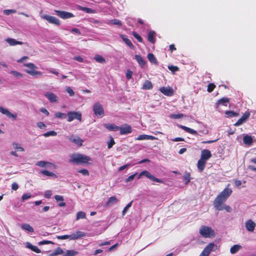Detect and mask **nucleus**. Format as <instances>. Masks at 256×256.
Listing matches in <instances>:
<instances>
[{
    "label": "nucleus",
    "mask_w": 256,
    "mask_h": 256,
    "mask_svg": "<svg viewBox=\"0 0 256 256\" xmlns=\"http://www.w3.org/2000/svg\"><path fill=\"white\" fill-rule=\"evenodd\" d=\"M92 158L89 156L80 154H71L70 162L76 164H88Z\"/></svg>",
    "instance_id": "obj_1"
},
{
    "label": "nucleus",
    "mask_w": 256,
    "mask_h": 256,
    "mask_svg": "<svg viewBox=\"0 0 256 256\" xmlns=\"http://www.w3.org/2000/svg\"><path fill=\"white\" fill-rule=\"evenodd\" d=\"M213 205L216 210H225L226 212H231L232 211V208L229 206L226 205L220 194L213 200Z\"/></svg>",
    "instance_id": "obj_2"
},
{
    "label": "nucleus",
    "mask_w": 256,
    "mask_h": 256,
    "mask_svg": "<svg viewBox=\"0 0 256 256\" xmlns=\"http://www.w3.org/2000/svg\"><path fill=\"white\" fill-rule=\"evenodd\" d=\"M200 233L204 238H214L216 233L210 226H202L200 229Z\"/></svg>",
    "instance_id": "obj_3"
},
{
    "label": "nucleus",
    "mask_w": 256,
    "mask_h": 256,
    "mask_svg": "<svg viewBox=\"0 0 256 256\" xmlns=\"http://www.w3.org/2000/svg\"><path fill=\"white\" fill-rule=\"evenodd\" d=\"M86 236V234L84 232L77 231L75 233L70 234V235L57 236L56 238L58 240H66V238H69L70 240H74Z\"/></svg>",
    "instance_id": "obj_4"
},
{
    "label": "nucleus",
    "mask_w": 256,
    "mask_h": 256,
    "mask_svg": "<svg viewBox=\"0 0 256 256\" xmlns=\"http://www.w3.org/2000/svg\"><path fill=\"white\" fill-rule=\"evenodd\" d=\"M68 121L71 122L76 119L80 122L82 121V114L79 111H70L67 113Z\"/></svg>",
    "instance_id": "obj_5"
},
{
    "label": "nucleus",
    "mask_w": 256,
    "mask_h": 256,
    "mask_svg": "<svg viewBox=\"0 0 256 256\" xmlns=\"http://www.w3.org/2000/svg\"><path fill=\"white\" fill-rule=\"evenodd\" d=\"M142 176H145L150 178V180L154 181V182L160 183L164 182L162 180H160V178H156V176H152L150 172H148V170H142V172H140L138 175V178H141V177Z\"/></svg>",
    "instance_id": "obj_6"
},
{
    "label": "nucleus",
    "mask_w": 256,
    "mask_h": 256,
    "mask_svg": "<svg viewBox=\"0 0 256 256\" xmlns=\"http://www.w3.org/2000/svg\"><path fill=\"white\" fill-rule=\"evenodd\" d=\"M93 110L94 114L96 116H102L104 114L102 106L100 102H96L94 104L93 106Z\"/></svg>",
    "instance_id": "obj_7"
},
{
    "label": "nucleus",
    "mask_w": 256,
    "mask_h": 256,
    "mask_svg": "<svg viewBox=\"0 0 256 256\" xmlns=\"http://www.w3.org/2000/svg\"><path fill=\"white\" fill-rule=\"evenodd\" d=\"M54 12L56 15L62 19H68V18L74 17V14L71 12H68L56 10Z\"/></svg>",
    "instance_id": "obj_8"
},
{
    "label": "nucleus",
    "mask_w": 256,
    "mask_h": 256,
    "mask_svg": "<svg viewBox=\"0 0 256 256\" xmlns=\"http://www.w3.org/2000/svg\"><path fill=\"white\" fill-rule=\"evenodd\" d=\"M119 128L118 130L121 135L128 134L131 133L132 131V127L128 124H122L121 126H119Z\"/></svg>",
    "instance_id": "obj_9"
},
{
    "label": "nucleus",
    "mask_w": 256,
    "mask_h": 256,
    "mask_svg": "<svg viewBox=\"0 0 256 256\" xmlns=\"http://www.w3.org/2000/svg\"><path fill=\"white\" fill-rule=\"evenodd\" d=\"M232 192V188H226L220 192V196L224 202H226V200L230 196Z\"/></svg>",
    "instance_id": "obj_10"
},
{
    "label": "nucleus",
    "mask_w": 256,
    "mask_h": 256,
    "mask_svg": "<svg viewBox=\"0 0 256 256\" xmlns=\"http://www.w3.org/2000/svg\"><path fill=\"white\" fill-rule=\"evenodd\" d=\"M250 116V112H248V111H246L240 118H239L238 120H237V122L234 123V126H238L242 124L248 120Z\"/></svg>",
    "instance_id": "obj_11"
},
{
    "label": "nucleus",
    "mask_w": 256,
    "mask_h": 256,
    "mask_svg": "<svg viewBox=\"0 0 256 256\" xmlns=\"http://www.w3.org/2000/svg\"><path fill=\"white\" fill-rule=\"evenodd\" d=\"M44 19L46 20L50 24H56L57 26L60 25V22L59 19L52 16L44 15L43 16Z\"/></svg>",
    "instance_id": "obj_12"
},
{
    "label": "nucleus",
    "mask_w": 256,
    "mask_h": 256,
    "mask_svg": "<svg viewBox=\"0 0 256 256\" xmlns=\"http://www.w3.org/2000/svg\"><path fill=\"white\" fill-rule=\"evenodd\" d=\"M214 246V244L213 243L208 244L206 248H204L202 252H200L199 256H208Z\"/></svg>",
    "instance_id": "obj_13"
},
{
    "label": "nucleus",
    "mask_w": 256,
    "mask_h": 256,
    "mask_svg": "<svg viewBox=\"0 0 256 256\" xmlns=\"http://www.w3.org/2000/svg\"><path fill=\"white\" fill-rule=\"evenodd\" d=\"M200 156L204 160V162L206 163L207 160L212 156V154L210 150H208V149H204L201 151Z\"/></svg>",
    "instance_id": "obj_14"
},
{
    "label": "nucleus",
    "mask_w": 256,
    "mask_h": 256,
    "mask_svg": "<svg viewBox=\"0 0 256 256\" xmlns=\"http://www.w3.org/2000/svg\"><path fill=\"white\" fill-rule=\"evenodd\" d=\"M160 91L163 93L164 94L168 96H170L174 94V90L170 87H161L160 88Z\"/></svg>",
    "instance_id": "obj_15"
},
{
    "label": "nucleus",
    "mask_w": 256,
    "mask_h": 256,
    "mask_svg": "<svg viewBox=\"0 0 256 256\" xmlns=\"http://www.w3.org/2000/svg\"><path fill=\"white\" fill-rule=\"evenodd\" d=\"M246 227L249 232H254L256 228V224L252 220H248L246 222Z\"/></svg>",
    "instance_id": "obj_16"
},
{
    "label": "nucleus",
    "mask_w": 256,
    "mask_h": 256,
    "mask_svg": "<svg viewBox=\"0 0 256 256\" xmlns=\"http://www.w3.org/2000/svg\"><path fill=\"white\" fill-rule=\"evenodd\" d=\"M206 162H204V160L200 156V159L198 160L197 162V168L199 172H202L204 171L206 166Z\"/></svg>",
    "instance_id": "obj_17"
},
{
    "label": "nucleus",
    "mask_w": 256,
    "mask_h": 256,
    "mask_svg": "<svg viewBox=\"0 0 256 256\" xmlns=\"http://www.w3.org/2000/svg\"><path fill=\"white\" fill-rule=\"evenodd\" d=\"M230 101V99L226 98V97H224L222 98L219 99L216 103V108H218L220 104L227 106Z\"/></svg>",
    "instance_id": "obj_18"
},
{
    "label": "nucleus",
    "mask_w": 256,
    "mask_h": 256,
    "mask_svg": "<svg viewBox=\"0 0 256 256\" xmlns=\"http://www.w3.org/2000/svg\"><path fill=\"white\" fill-rule=\"evenodd\" d=\"M104 126L110 131H118L119 126L114 124H110V123H105L104 124Z\"/></svg>",
    "instance_id": "obj_19"
},
{
    "label": "nucleus",
    "mask_w": 256,
    "mask_h": 256,
    "mask_svg": "<svg viewBox=\"0 0 256 256\" xmlns=\"http://www.w3.org/2000/svg\"><path fill=\"white\" fill-rule=\"evenodd\" d=\"M157 137L152 136V135L148 134H140L136 137V140H158Z\"/></svg>",
    "instance_id": "obj_20"
},
{
    "label": "nucleus",
    "mask_w": 256,
    "mask_h": 256,
    "mask_svg": "<svg viewBox=\"0 0 256 256\" xmlns=\"http://www.w3.org/2000/svg\"><path fill=\"white\" fill-rule=\"evenodd\" d=\"M69 140L70 141L72 142L75 143L78 145L82 146V145L84 140H82V138L79 136H72L69 138Z\"/></svg>",
    "instance_id": "obj_21"
},
{
    "label": "nucleus",
    "mask_w": 256,
    "mask_h": 256,
    "mask_svg": "<svg viewBox=\"0 0 256 256\" xmlns=\"http://www.w3.org/2000/svg\"><path fill=\"white\" fill-rule=\"evenodd\" d=\"M45 96L49 100L50 102H54L58 101L57 96L53 92H48L45 94Z\"/></svg>",
    "instance_id": "obj_22"
},
{
    "label": "nucleus",
    "mask_w": 256,
    "mask_h": 256,
    "mask_svg": "<svg viewBox=\"0 0 256 256\" xmlns=\"http://www.w3.org/2000/svg\"><path fill=\"white\" fill-rule=\"evenodd\" d=\"M120 37L121 38L122 40L124 42L128 45L129 46V47L131 48V49H134V46L133 45L132 41L130 40L128 38L126 37V35H124V34H120Z\"/></svg>",
    "instance_id": "obj_23"
},
{
    "label": "nucleus",
    "mask_w": 256,
    "mask_h": 256,
    "mask_svg": "<svg viewBox=\"0 0 256 256\" xmlns=\"http://www.w3.org/2000/svg\"><path fill=\"white\" fill-rule=\"evenodd\" d=\"M26 246L37 254H40V252H41V250H40L37 246H33L32 244L30 243V242H26Z\"/></svg>",
    "instance_id": "obj_24"
},
{
    "label": "nucleus",
    "mask_w": 256,
    "mask_h": 256,
    "mask_svg": "<svg viewBox=\"0 0 256 256\" xmlns=\"http://www.w3.org/2000/svg\"><path fill=\"white\" fill-rule=\"evenodd\" d=\"M179 127L183 129L184 130L186 131L187 132L192 134L194 135L198 134L196 130H194V129L193 128H190V127L184 126V125H180Z\"/></svg>",
    "instance_id": "obj_25"
},
{
    "label": "nucleus",
    "mask_w": 256,
    "mask_h": 256,
    "mask_svg": "<svg viewBox=\"0 0 256 256\" xmlns=\"http://www.w3.org/2000/svg\"><path fill=\"white\" fill-rule=\"evenodd\" d=\"M252 137L250 135H246L243 137V142L246 144L251 145L252 144Z\"/></svg>",
    "instance_id": "obj_26"
},
{
    "label": "nucleus",
    "mask_w": 256,
    "mask_h": 256,
    "mask_svg": "<svg viewBox=\"0 0 256 256\" xmlns=\"http://www.w3.org/2000/svg\"><path fill=\"white\" fill-rule=\"evenodd\" d=\"M135 58L137 60L138 62L141 66L144 67L146 64V62L140 55L136 54L135 55Z\"/></svg>",
    "instance_id": "obj_27"
},
{
    "label": "nucleus",
    "mask_w": 256,
    "mask_h": 256,
    "mask_svg": "<svg viewBox=\"0 0 256 256\" xmlns=\"http://www.w3.org/2000/svg\"><path fill=\"white\" fill-rule=\"evenodd\" d=\"M155 34V32L153 30L150 31L148 34V40L152 44H154L156 42V39L154 38Z\"/></svg>",
    "instance_id": "obj_28"
},
{
    "label": "nucleus",
    "mask_w": 256,
    "mask_h": 256,
    "mask_svg": "<svg viewBox=\"0 0 256 256\" xmlns=\"http://www.w3.org/2000/svg\"><path fill=\"white\" fill-rule=\"evenodd\" d=\"M54 199L58 201H60V202L58 204L60 206H66V204L64 202V197L62 196H58V194H56L54 196Z\"/></svg>",
    "instance_id": "obj_29"
},
{
    "label": "nucleus",
    "mask_w": 256,
    "mask_h": 256,
    "mask_svg": "<svg viewBox=\"0 0 256 256\" xmlns=\"http://www.w3.org/2000/svg\"><path fill=\"white\" fill-rule=\"evenodd\" d=\"M64 252L63 251L62 248L58 247L56 248V250H54V252L50 254V256H56L58 254H61L64 256Z\"/></svg>",
    "instance_id": "obj_30"
},
{
    "label": "nucleus",
    "mask_w": 256,
    "mask_h": 256,
    "mask_svg": "<svg viewBox=\"0 0 256 256\" xmlns=\"http://www.w3.org/2000/svg\"><path fill=\"white\" fill-rule=\"evenodd\" d=\"M26 72L33 76H40L42 75V72L36 70L35 69H34L32 70H26Z\"/></svg>",
    "instance_id": "obj_31"
},
{
    "label": "nucleus",
    "mask_w": 256,
    "mask_h": 256,
    "mask_svg": "<svg viewBox=\"0 0 256 256\" xmlns=\"http://www.w3.org/2000/svg\"><path fill=\"white\" fill-rule=\"evenodd\" d=\"M152 88L151 81L147 80L142 84V88L144 90H150Z\"/></svg>",
    "instance_id": "obj_32"
},
{
    "label": "nucleus",
    "mask_w": 256,
    "mask_h": 256,
    "mask_svg": "<svg viewBox=\"0 0 256 256\" xmlns=\"http://www.w3.org/2000/svg\"><path fill=\"white\" fill-rule=\"evenodd\" d=\"M78 254V252L75 251V250H66V252H64L63 256H76Z\"/></svg>",
    "instance_id": "obj_33"
},
{
    "label": "nucleus",
    "mask_w": 256,
    "mask_h": 256,
    "mask_svg": "<svg viewBox=\"0 0 256 256\" xmlns=\"http://www.w3.org/2000/svg\"><path fill=\"white\" fill-rule=\"evenodd\" d=\"M6 42L10 44V45L11 46H15L17 45V44H22V42L20 41H17L15 39L13 38H8L6 39Z\"/></svg>",
    "instance_id": "obj_34"
},
{
    "label": "nucleus",
    "mask_w": 256,
    "mask_h": 256,
    "mask_svg": "<svg viewBox=\"0 0 256 256\" xmlns=\"http://www.w3.org/2000/svg\"><path fill=\"white\" fill-rule=\"evenodd\" d=\"M148 58L151 63L155 64H158L157 59L156 58L154 54L152 53H149L148 54Z\"/></svg>",
    "instance_id": "obj_35"
},
{
    "label": "nucleus",
    "mask_w": 256,
    "mask_h": 256,
    "mask_svg": "<svg viewBox=\"0 0 256 256\" xmlns=\"http://www.w3.org/2000/svg\"><path fill=\"white\" fill-rule=\"evenodd\" d=\"M242 248V246L240 245H234L230 248V252L232 254H236Z\"/></svg>",
    "instance_id": "obj_36"
},
{
    "label": "nucleus",
    "mask_w": 256,
    "mask_h": 256,
    "mask_svg": "<svg viewBox=\"0 0 256 256\" xmlns=\"http://www.w3.org/2000/svg\"><path fill=\"white\" fill-rule=\"evenodd\" d=\"M22 228L24 230H28V232H34V229L32 226H30V224H23L22 225Z\"/></svg>",
    "instance_id": "obj_37"
},
{
    "label": "nucleus",
    "mask_w": 256,
    "mask_h": 256,
    "mask_svg": "<svg viewBox=\"0 0 256 256\" xmlns=\"http://www.w3.org/2000/svg\"><path fill=\"white\" fill-rule=\"evenodd\" d=\"M40 172L46 176H54L55 178H57L58 177L57 175L54 174V172H48V170H42Z\"/></svg>",
    "instance_id": "obj_38"
},
{
    "label": "nucleus",
    "mask_w": 256,
    "mask_h": 256,
    "mask_svg": "<svg viewBox=\"0 0 256 256\" xmlns=\"http://www.w3.org/2000/svg\"><path fill=\"white\" fill-rule=\"evenodd\" d=\"M118 200L116 196H110L108 200V201L106 203V206H108L110 204H116V202Z\"/></svg>",
    "instance_id": "obj_39"
},
{
    "label": "nucleus",
    "mask_w": 256,
    "mask_h": 256,
    "mask_svg": "<svg viewBox=\"0 0 256 256\" xmlns=\"http://www.w3.org/2000/svg\"><path fill=\"white\" fill-rule=\"evenodd\" d=\"M94 59L96 60L97 62L104 64L106 62L105 58L100 55H96V56L94 57Z\"/></svg>",
    "instance_id": "obj_40"
},
{
    "label": "nucleus",
    "mask_w": 256,
    "mask_h": 256,
    "mask_svg": "<svg viewBox=\"0 0 256 256\" xmlns=\"http://www.w3.org/2000/svg\"><path fill=\"white\" fill-rule=\"evenodd\" d=\"M225 114L227 117L237 116L238 113L232 110H227L225 112Z\"/></svg>",
    "instance_id": "obj_41"
},
{
    "label": "nucleus",
    "mask_w": 256,
    "mask_h": 256,
    "mask_svg": "<svg viewBox=\"0 0 256 256\" xmlns=\"http://www.w3.org/2000/svg\"><path fill=\"white\" fill-rule=\"evenodd\" d=\"M12 146L14 149H16V150L18 151H24V149L20 146V144H19V143L16 142H13Z\"/></svg>",
    "instance_id": "obj_42"
},
{
    "label": "nucleus",
    "mask_w": 256,
    "mask_h": 256,
    "mask_svg": "<svg viewBox=\"0 0 256 256\" xmlns=\"http://www.w3.org/2000/svg\"><path fill=\"white\" fill-rule=\"evenodd\" d=\"M132 36H134V37L138 40V41L142 43V42H143L142 38L141 36L138 34L136 32L134 31L132 32Z\"/></svg>",
    "instance_id": "obj_43"
},
{
    "label": "nucleus",
    "mask_w": 256,
    "mask_h": 256,
    "mask_svg": "<svg viewBox=\"0 0 256 256\" xmlns=\"http://www.w3.org/2000/svg\"><path fill=\"white\" fill-rule=\"evenodd\" d=\"M110 141L108 142V147L109 149L112 148V146H113L114 145L116 144V142H114L112 136H110Z\"/></svg>",
    "instance_id": "obj_44"
},
{
    "label": "nucleus",
    "mask_w": 256,
    "mask_h": 256,
    "mask_svg": "<svg viewBox=\"0 0 256 256\" xmlns=\"http://www.w3.org/2000/svg\"><path fill=\"white\" fill-rule=\"evenodd\" d=\"M86 218V214L83 212H78L76 214V220H80V218Z\"/></svg>",
    "instance_id": "obj_45"
},
{
    "label": "nucleus",
    "mask_w": 256,
    "mask_h": 256,
    "mask_svg": "<svg viewBox=\"0 0 256 256\" xmlns=\"http://www.w3.org/2000/svg\"><path fill=\"white\" fill-rule=\"evenodd\" d=\"M184 180H186L185 184H188L190 180V172H186L184 176Z\"/></svg>",
    "instance_id": "obj_46"
},
{
    "label": "nucleus",
    "mask_w": 256,
    "mask_h": 256,
    "mask_svg": "<svg viewBox=\"0 0 256 256\" xmlns=\"http://www.w3.org/2000/svg\"><path fill=\"white\" fill-rule=\"evenodd\" d=\"M184 116V114H182V113H179L178 114H172L170 115V117L174 119H179L182 118Z\"/></svg>",
    "instance_id": "obj_47"
},
{
    "label": "nucleus",
    "mask_w": 256,
    "mask_h": 256,
    "mask_svg": "<svg viewBox=\"0 0 256 256\" xmlns=\"http://www.w3.org/2000/svg\"><path fill=\"white\" fill-rule=\"evenodd\" d=\"M56 118H65L67 116V114H65L64 112H57L54 114Z\"/></svg>",
    "instance_id": "obj_48"
},
{
    "label": "nucleus",
    "mask_w": 256,
    "mask_h": 256,
    "mask_svg": "<svg viewBox=\"0 0 256 256\" xmlns=\"http://www.w3.org/2000/svg\"><path fill=\"white\" fill-rule=\"evenodd\" d=\"M0 112L4 114L6 116L8 117V115L10 114V111L7 108H4L2 106H0Z\"/></svg>",
    "instance_id": "obj_49"
},
{
    "label": "nucleus",
    "mask_w": 256,
    "mask_h": 256,
    "mask_svg": "<svg viewBox=\"0 0 256 256\" xmlns=\"http://www.w3.org/2000/svg\"><path fill=\"white\" fill-rule=\"evenodd\" d=\"M57 134V132L54 130H50L46 132L44 134V136L45 137L50 136H56Z\"/></svg>",
    "instance_id": "obj_50"
},
{
    "label": "nucleus",
    "mask_w": 256,
    "mask_h": 256,
    "mask_svg": "<svg viewBox=\"0 0 256 256\" xmlns=\"http://www.w3.org/2000/svg\"><path fill=\"white\" fill-rule=\"evenodd\" d=\"M216 87L215 84H214V83H210L207 86V91L208 92H212L214 88Z\"/></svg>",
    "instance_id": "obj_51"
},
{
    "label": "nucleus",
    "mask_w": 256,
    "mask_h": 256,
    "mask_svg": "<svg viewBox=\"0 0 256 256\" xmlns=\"http://www.w3.org/2000/svg\"><path fill=\"white\" fill-rule=\"evenodd\" d=\"M47 164H50V162H44V160H40L39 162H37L36 166L41 167H44L46 166Z\"/></svg>",
    "instance_id": "obj_52"
},
{
    "label": "nucleus",
    "mask_w": 256,
    "mask_h": 256,
    "mask_svg": "<svg viewBox=\"0 0 256 256\" xmlns=\"http://www.w3.org/2000/svg\"><path fill=\"white\" fill-rule=\"evenodd\" d=\"M24 66L28 67L29 68H30V70H32L37 68V67L36 66L35 64L34 63H26L24 64Z\"/></svg>",
    "instance_id": "obj_53"
},
{
    "label": "nucleus",
    "mask_w": 256,
    "mask_h": 256,
    "mask_svg": "<svg viewBox=\"0 0 256 256\" xmlns=\"http://www.w3.org/2000/svg\"><path fill=\"white\" fill-rule=\"evenodd\" d=\"M111 23L114 24V25H118L119 26H122V23L120 20L118 19H114L111 20Z\"/></svg>",
    "instance_id": "obj_54"
},
{
    "label": "nucleus",
    "mask_w": 256,
    "mask_h": 256,
    "mask_svg": "<svg viewBox=\"0 0 256 256\" xmlns=\"http://www.w3.org/2000/svg\"><path fill=\"white\" fill-rule=\"evenodd\" d=\"M12 13H16V10H4V14L5 15H10Z\"/></svg>",
    "instance_id": "obj_55"
},
{
    "label": "nucleus",
    "mask_w": 256,
    "mask_h": 256,
    "mask_svg": "<svg viewBox=\"0 0 256 256\" xmlns=\"http://www.w3.org/2000/svg\"><path fill=\"white\" fill-rule=\"evenodd\" d=\"M78 172H80L83 175H84L85 176H88L90 174V172L88 170H86V168H82V170H78Z\"/></svg>",
    "instance_id": "obj_56"
},
{
    "label": "nucleus",
    "mask_w": 256,
    "mask_h": 256,
    "mask_svg": "<svg viewBox=\"0 0 256 256\" xmlns=\"http://www.w3.org/2000/svg\"><path fill=\"white\" fill-rule=\"evenodd\" d=\"M81 9L83 11L86 12V13H94V10H92L90 8L82 7L81 8Z\"/></svg>",
    "instance_id": "obj_57"
},
{
    "label": "nucleus",
    "mask_w": 256,
    "mask_h": 256,
    "mask_svg": "<svg viewBox=\"0 0 256 256\" xmlns=\"http://www.w3.org/2000/svg\"><path fill=\"white\" fill-rule=\"evenodd\" d=\"M66 91L68 93L70 94V96H74V92L73 90L71 88V87L68 86L66 88Z\"/></svg>",
    "instance_id": "obj_58"
},
{
    "label": "nucleus",
    "mask_w": 256,
    "mask_h": 256,
    "mask_svg": "<svg viewBox=\"0 0 256 256\" xmlns=\"http://www.w3.org/2000/svg\"><path fill=\"white\" fill-rule=\"evenodd\" d=\"M137 174V172H136L134 174H132L130 176H128L127 178L126 179V182H130V181H132L134 180V177Z\"/></svg>",
    "instance_id": "obj_59"
},
{
    "label": "nucleus",
    "mask_w": 256,
    "mask_h": 256,
    "mask_svg": "<svg viewBox=\"0 0 256 256\" xmlns=\"http://www.w3.org/2000/svg\"><path fill=\"white\" fill-rule=\"evenodd\" d=\"M168 68L172 72H175L179 70L178 68L176 66H168Z\"/></svg>",
    "instance_id": "obj_60"
},
{
    "label": "nucleus",
    "mask_w": 256,
    "mask_h": 256,
    "mask_svg": "<svg viewBox=\"0 0 256 256\" xmlns=\"http://www.w3.org/2000/svg\"><path fill=\"white\" fill-rule=\"evenodd\" d=\"M11 73L15 77H22V74L21 73L18 72V71L12 70L11 71Z\"/></svg>",
    "instance_id": "obj_61"
},
{
    "label": "nucleus",
    "mask_w": 256,
    "mask_h": 256,
    "mask_svg": "<svg viewBox=\"0 0 256 256\" xmlns=\"http://www.w3.org/2000/svg\"><path fill=\"white\" fill-rule=\"evenodd\" d=\"M44 196L47 198H50L52 196V192L50 190H47L45 192Z\"/></svg>",
    "instance_id": "obj_62"
},
{
    "label": "nucleus",
    "mask_w": 256,
    "mask_h": 256,
    "mask_svg": "<svg viewBox=\"0 0 256 256\" xmlns=\"http://www.w3.org/2000/svg\"><path fill=\"white\" fill-rule=\"evenodd\" d=\"M132 72L130 70H128L126 73V76L128 80L132 78Z\"/></svg>",
    "instance_id": "obj_63"
},
{
    "label": "nucleus",
    "mask_w": 256,
    "mask_h": 256,
    "mask_svg": "<svg viewBox=\"0 0 256 256\" xmlns=\"http://www.w3.org/2000/svg\"><path fill=\"white\" fill-rule=\"evenodd\" d=\"M30 197H31V194H24L22 196V200H26V199L30 198Z\"/></svg>",
    "instance_id": "obj_64"
}]
</instances>
